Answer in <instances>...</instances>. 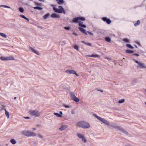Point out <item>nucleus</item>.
<instances>
[{"instance_id":"5fc2aeb1","label":"nucleus","mask_w":146,"mask_h":146,"mask_svg":"<svg viewBox=\"0 0 146 146\" xmlns=\"http://www.w3.org/2000/svg\"><path fill=\"white\" fill-rule=\"evenodd\" d=\"M85 20V18H84L83 17V21H84Z\"/></svg>"},{"instance_id":"c85d7f7f","label":"nucleus","mask_w":146,"mask_h":146,"mask_svg":"<svg viewBox=\"0 0 146 146\" xmlns=\"http://www.w3.org/2000/svg\"><path fill=\"white\" fill-rule=\"evenodd\" d=\"M19 10L21 13H23L24 11V9L23 7H19Z\"/></svg>"},{"instance_id":"de8ad7c7","label":"nucleus","mask_w":146,"mask_h":146,"mask_svg":"<svg viewBox=\"0 0 146 146\" xmlns=\"http://www.w3.org/2000/svg\"><path fill=\"white\" fill-rule=\"evenodd\" d=\"M25 19L27 20L28 21H29V19L27 17H26Z\"/></svg>"},{"instance_id":"ddd939ff","label":"nucleus","mask_w":146,"mask_h":146,"mask_svg":"<svg viewBox=\"0 0 146 146\" xmlns=\"http://www.w3.org/2000/svg\"><path fill=\"white\" fill-rule=\"evenodd\" d=\"M51 17L52 18H59L60 17L59 15H58L56 14L55 13L52 14L51 15Z\"/></svg>"},{"instance_id":"4be33fe9","label":"nucleus","mask_w":146,"mask_h":146,"mask_svg":"<svg viewBox=\"0 0 146 146\" xmlns=\"http://www.w3.org/2000/svg\"><path fill=\"white\" fill-rule=\"evenodd\" d=\"M105 39L106 41L108 42H111V40L110 38L109 37H106L105 38Z\"/></svg>"},{"instance_id":"49530a36","label":"nucleus","mask_w":146,"mask_h":146,"mask_svg":"<svg viewBox=\"0 0 146 146\" xmlns=\"http://www.w3.org/2000/svg\"><path fill=\"white\" fill-rule=\"evenodd\" d=\"M38 136L40 138H42V135L41 134H39Z\"/></svg>"},{"instance_id":"c03bdc74","label":"nucleus","mask_w":146,"mask_h":146,"mask_svg":"<svg viewBox=\"0 0 146 146\" xmlns=\"http://www.w3.org/2000/svg\"><path fill=\"white\" fill-rule=\"evenodd\" d=\"M24 118L26 119H30V117H24Z\"/></svg>"},{"instance_id":"6e6552de","label":"nucleus","mask_w":146,"mask_h":146,"mask_svg":"<svg viewBox=\"0 0 146 146\" xmlns=\"http://www.w3.org/2000/svg\"><path fill=\"white\" fill-rule=\"evenodd\" d=\"M90 127V125L88 123L83 121V128H88Z\"/></svg>"},{"instance_id":"20e7f679","label":"nucleus","mask_w":146,"mask_h":146,"mask_svg":"<svg viewBox=\"0 0 146 146\" xmlns=\"http://www.w3.org/2000/svg\"><path fill=\"white\" fill-rule=\"evenodd\" d=\"M93 115L94 116L96 117L98 119H99L102 122L104 123L107 125H109V123L107 120L104 119L100 117L97 116L96 114H93Z\"/></svg>"},{"instance_id":"a878e982","label":"nucleus","mask_w":146,"mask_h":146,"mask_svg":"<svg viewBox=\"0 0 146 146\" xmlns=\"http://www.w3.org/2000/svg\"><path fill=\"white\" fill-rule=\"evenodd\" d=\"M88 56L90 57H99V55L97 54H95L94 55H89V56Z\"/></svg>"},{"instance_id":"5701e85b","label":"nucleus","mask_w":146,"mask_h":146,"mask_svg":"<svg viewBox=\"0 0 146 146\" xmlns=\"http://www.w3.org/2000/svg\"><path fill=\"white\" fill-rule=\"evenodd\" d=\"M7 60H14L13 56L7 57Z\"/></svg>"},{"instance_id":"c9c22d12","label":"nucleus","mask_w":146,"mask_h":146,"mask_svg":"<svg viewBox=\"0 0 146 146\" xmlns=\"http://www.w3.org/2000/svg\"><path fill=\"white\" fill-rule=\"evenodd\" d=\"M77 136L80 138H82V135L80 133H78L77 134Z\"/></svg>"},{"instance_id":"e433bc0d","label":"nucleus","mask_w":146,"mask_h":146,"mask_svg":"<svg viewBox=\"0 0 146 146\" xmlns=\"http://www.w3.org/2000/svg\"><path fill=\"white\" fill-rule=\"evenodd\" d=\"M83 43H84V44H87V45L90 46H91V44L90 43H88L86 42H84L83 41Z\"/></svg>"},{"instance_id":"a18cd8bd","label":"nucleus","mask_w":146,"mask_h":146,"mask_svg":"<svg viewBox=\"0 0 146 146\" xmlns=\"http://www.w3.org/2000/svg\"><path fill=\"white\" fill-rule=\"evenodd\" d=\"M79 30L81 32H82V28H80Z\"/></svg>"},{"instance_id":"393cba45","label":"nucleus","mask_w":146,"mask_h":146,"mask_svg":"<svg viewBox=\"0 0 146 146\" xmlns=\"http://www.w3.org/2000/svg\"><path fill=\"white\" fill-rule=\"evenodd\" d=\"M5 110V114L7 117V118H9V113L7 111V110Z\"/></svg>"},{"instance_id":"4c0bfd02","label":"nucleus","mask_w":146,"mask_h":146,"mask_svg":"<svg viewBox=\"0 0 146 146\" xmlns=\"http://www.w3.org/2000/svg\"><path fill=\"white\" fill-rule=\"evenodd\" d=\"M70 29V28L69 27H64V29L67 30H69Z\"/></svg>"},{"instance_id":"c756f323","label":"nucleus","mask_w":146,"mask_h":146,"mask_svg":"<svg viewBox=\"0 0 146 146\" xmlns=\"http://www.w3.org/2000/svg\"><path fill=\"white\" fill-rule=\"evenodd\" d=\"M11 142L13 144H14L16 143V141L14 139H11L10 140Z\"/></svg>"},{"instance_id":"4468645a","label":"nucleus","mask_w":146,"mask_h":146,"mask_svg":"<svg viewBox=\"0 0 146 146\" xmlns=\"http://www.w3.org/2000/svg\"><path fill=\"white\" fill-rule=\"evenodd\" d=\"M67 127V126L66 125H62L60 128H59V130L60 131H63Z\"/></svg>"},{"instance_id":"f03ea898","label":"nucleus","mask_w":146,"mask_h":146,"mask_svg":"<svg viewBox=\"0 0 146 146\" xmlns=\"http://www.w3.org/2000/svg\"><path fill=\"white\" fill-rule=\"evenodd\" d=\"M70 97L71 99L75 102H78L79 101V99L77 98L76 95L75 94L72 92L70 93Z\"/></svg>"},{"instance_id":"cd10ccee","label":"nucleus","mask_w":146,"mask_h":146,"mask_svg":"<svg viewBox=\"0 0 146 146\" xmlns=\"http://www.w3.org/2000/svg\"><path fill=\"white\" fill-rule=\"evenodd\" d=\"M0 59L3 61L7 60V57H1L0 58Z\"/></svg>"},{"instance_id":"9b49d317","label":"nucleus","mask_w":146,"mask_h":146,"mask_svg":"<svg viewBox=\"0 0 146 146\" xmlns=\"http://www.w3.org/2000/svg\"><path fill=\"white\" fill-rule=\"evenodd\" d=\"M102 19L103 21L106 22L108 24H110L111 23L110 20L106 17L102 18Z\"/></svg>"},{"instance_id":"6ab92c4d","label":"nucleus","mask_w":146,"mask_h":146,"mask_svg":"<svg viewBox=\"0 0 146 146\" xmlns=\"http://www.w3.org/2000/svg\"><path fill=\"white\" fill-rule=\"evenodd\" d=\"M33 8L35 9H37L40 10H42V8L41 7H40L38 6L34 7Z\"/></svg>"},{"instance_id":"72a5a7b5","label":"nucleus","mask_w":146,"mask_h":146,"mask_svg":"<svg viewBox=\"0 0 146 146\" xmlns=\"http://www.w3.org/2000/svg\"><path fill=\"white\" fill-rule=\"evenodd\" d=\"M0 7H3L4 8H9V9L11 8V7H9L7 6H6V5H1L0 6Z\"/></svg>"},{"instance_id":"864d4df0","label":"nucleus","mask_w":146,"mask_h":146,"mask_svg":"<svg viewBox=\"0 0 146 146\" xmlns=\"http://www.w3.org/2000/svg\"><path fill=\"white\" fill-rule=\"evenodd\" d=\"M98 91H100L102 92H103V90H98Z\"/></svg>"},{"instance_id":"0eeeda50","label":"nucleus","mask_w":146,"mask_h":146,"mask_svg":"<svg viewBox=\"0 0 146 146\" xmlns=\"http://www.w3.org/2000/svg\"><path fill=\"white\" fill-rule=\"evenodd\" d=\"M72 20V23H77L79 21H82V17H78L74 18Z\"/></svg>"},{"instance_id":"f3484780","label":"nucleus","mask_w":146,"mask_h":146,"mask_svg":"<svg viewBox=\"0 0 146 146\" xmlns=\"http://www.w3.org/2000/svg\"><path fill=\"white\" fill-rule=\"evenodd\" d=\"M50 15L49 13H47L43 16V18L44 19H46L48 18Z\"/></svg>"},{"instance_id":"412c9836","label":"nucleus","mask_w":146,"mask_h":146,"mask_svg":"<svg viewBox=\"0 0 146 146\" xmlns=\"http://www.w3.org/2000/svg\"><path fill=\"white\" fill-rule=\"evenodd\" d=\"M125 100L124 99H122L119 100L118 103L119 104H123L125 102Z\"/></svg>"},{"instance_id":"7ed1b4c3","label":"nucleus","mask_w":146,"mask_h":146,"mask_svg":"<svg viewBox=\"0 0 146 146\" xmlns=\"http://www.w3.org/2000/svg\"><path fill=\"white\" fill-rule=\"evenodd\" d=\"M23 134L24 135L28 136H34L36 135V134L33 132L30 131H23L22 132Z\"/></svg>"},{"instance_id":"f257e3e1","label":"nucleus","mask_w":146,"mask_h":146,"mask_svg":"<svg viewBox=\"0 0 146 146\" xmlns=\"http://www.w3.org/2000/svg\"><path fill=\"white\" fill-rule=\"evenodd\" d=\"M58 9L56 8L55 7H53V9L54 11L56 12L59 13H63L64 14L65 13V12L64 10V9L61 6H59L58 7Z\"/></svg>"},{"instance_id":"aec40b11","label":"nucleus","mask_w":146,"mask_h":146,"mask_svg":"<svg viewBox=\"0 0 146 146\" xmlns=\"http://www.w3.org/2000/svg\"><path fill=\"white\" fill-rule=\"evenodd\" d=\"M77 126L80 127H82V122L80 121L77 124Z\"/></svg>"},{"instance_id":"2f4dec72","label":"nucleus","mask_w":146,"mask_h":146,"mask_svg":"<svg viewBox=\"0 0 146 146\" xmlns=\"http://www.w3.org/2000/svg\"><path fill=\"white\" fill-rule=\"evenodd\" d=\"M73 47L76 50L78 51L79 50V49L78 48V46L77 45L73 46Z\"/></svg>"},{"instance_id":"bf43d9fd","label":"nucleus","mask_w":146,"mask_h":146,"mask_svg":"<svg viewBox=\"0 0 146 146\" xmlns=\"http://www.w3.org/2000/svg\"><path fill=\"white\" fill-rule=\"evenodd\" d=\"M145 94H146V89L145 90Z\"/></svg>"},{"instance_id":"1a4fd4ad","label":"nucleus","mask_w":146,"mask_h":146,"mask_svg":"<svg viewBox=\"0 0 146 146\" xmlns=\"http://www.w3.org/2000/svg\"><path fill=\"white\" fill-rule=\"evenodd\" d=\"M30 50L32 52H33L35 53L36 54L39 55H40V53L38 51L36 50L35 49L33 48L30 47L29 48Z\"/></svg>"},{"instance_id":"ea45409f","label":"nucleus","mask_w":146,"mask_h":146,"mask_svg":"<svg viewBox=\"0 0 146 146\" xmlns=\"http://www.w3.org/2000/svg\"><path fill=\"white\" fill-rule=\"evenodd\" d=\"M86 141V139H85L84 137L83 136V142L85 143Z\"/></svg>"},{"instance_id":"dca6fc26","label":"nucleus","mask_w":146,"mask_h":146,"mask_svg":"<svg viewBox=\"0 0 146 146\" xmlns=\"http://www.w3.org/2000/svg\"><path fill=\"white\" fill-rule=\"evenodd\" d=\"M141 23V21L140 20H137L136 23H134V25L135 27H137L138 25H139Z\"/></svg>"},{"instance_id":"bb28decb","label":"nucleus","mask_w":146,"mask_h":146,"mask_svg":"<svg viewBox=\"0 0 146 146\" xmlns=\"http://www.w3.org/2000/svg\"><path fill=\"white\" fill-rule=\"evenodd\" d=\"M126 52L128 54H131L133 53V52L132 50H126Z\"/></svg>"},{"instance_id":"13d9d810","label":"nucleus","mask_w":146,"mask_h":146,"mask_svg":"<svg viewBox=\"0 0 146 146\" xmlns=\"http://www.w3.org/2000/svg\"><path fill=\"white\" fill-rule=\"evenodd\" d=\"M144 104L146 106V102H144Z\"/></svg>"},{"instance_id":"f704fd0d","label":"nucleus","mask_w":146,"mask_h":146,"mask_svg":"<svg viewBox=\"0 0 146 146\" xmlns=\"http://www.w3.org/2000/svg\"><path fill=\"white\" fill-rule=\"evenodd\" d=\"M63 106L66 108H71L70 107V106H69L68 105H64Z\"/></svg>"},{"instance_id":"423d86ee","label":"nucleus","mask_w":146,"mask_h":146,"mask_svg":"<svg viewBox=\"0 0 146 146\" xmlns=\"http://www.w3.org/2000/svg\"><path fill=\"white\" fill-rule=\"evenodd\" d=\"M30 114L33 116H38L39 115L40 113L38 111L35 110H33L30 112Z\"/></svg>"},{"instance_id":"6e6d98bb","label":"nucleus","mask_w":146,"mask_h":146,"mask_svg":"<svg viewBox=\"0 0 146 146\" xmlns=\"http://www.w3.org/2000/svg\"><path fill=\"white\" fill-rule=\"evenodd\" d=\"M134 46H135L136 48H137V46L136 45H134Z\"/></svg>"},{"instance_id":"a211bd4d","label":"nucleus","mask_w":146,"mask_h":146,"mask_svg":"<svg viewBox=\"0 0 146 146\" xmlns=\"http://www.w3.org/2000/svg\"><path fill=\"white\" fill-rule=\"evenodd\" d=\"M54 114L56 115L57 117H60L61 116V115L62 114V112L60 111V114L57 113H54Z\"/></svg>"},{"instance_id":"473e14b6","label":"nucleus","mask_w":146,"mask_h":146,"mask_svg":"<svg viewBox=\"0 0 146 146\" xmlns=\"http://www.w3.org/2000/svg\"><path fill=\"white\" fill-rule=\"evenodd\" d=\"M123 41L124 42H129L130 41V40H129V39H127V38H124L123 39Z\"/></svg>"},{"instance_id":"4d7b16f0","label":"nucleus","mask_w":146,"mask_h":146,"mask_svg":"<svg viewBox=\"0 0 146 146\" xmlns=\"http://www.w3.org/2000/svg\"><path fill=\"white\" fill-rule=\"evenodd\" d=\"M17 98L16 97H15L14 98V100H15Z\"/></svg>"},{"instance_id":"8fccbe9b","label":"nucleus","mask_w":146,"mask_h":146,"mask_svg":"<svg viewBox=\"0 0 146 146\" xmlns=\"http://www.w3.org/2000/svg\"><path fill=\"white\" fill-rule=\"evenodd\" d=\"M134 54L135 55L137 56H139V55L138 54Z\"/></svg>"},{"instance_id":"3c124183","label":"nucleus","mask_w":146,"mask_h":146,"mask_svg":"<svg viewBox=\"0 0 146 146\" xmlns=\"http://www.w3.org/2000/svg\"><path fill=\"white\" fill-rule=\"evenodd\" d=\"M38 1H42L43 2H44V0H38Z\"/></svg>"},{"instance_id":"a19ab883","label":"nucleus","mask_w":146,"mask_h":146,"mask_svg":"<svg viewBox=\"0 0 146 146\" xmlns=\"http://www.w3.org/2000/svg\"><path fill=\"white\" fill-rule=\"evenodd\" d=\"M79 25L81 27H82V22H80L79 23Z\"/></svg>"},{"instance_id":"58836bf2","label":"nucleus","mask_w":146,"mask_h":146,"mask_svg":"<svg viewBox=\"0 0 146 146\" xmlns=\"http://www.w3.org/2000/svg\"><path fill=\"white\" fill-rule=\"evenodd\" d=\"M7 108L6 107L3 106L1 110H6V109H7Z\"/></svg>"},{"instance_id":"79ce46f5","label":"nucleus","mask_w":146,"mask_h":146,"mask_svg":"<svg viewBox=\"0 0 146 146\" xmlns=\"http://www.w3.org/2000/svg\"><path fill=\"white\" fill-rule=\"evenodd\" d=\"M20 17H22L24 19H25V18L26 17L24 15H20Z\"/></svg>"},{"instance_id":"09e8293b","label":"nucleus","mask_w":146,"mask_h":146,"mask_svg":"<svg viewBox=\"0 0 146 146\" xmlns=\"http://www.w3.org/2000/svg\"><path fill=\"white\" fill-rule=\"evenodd\" d=\"M86 26L85 25H83V28H86Z\"/></svg>"},{"instance_id":"39448f33","label":"nucleus","mask_w":146,"mask_h":146,"mask_svg":"<svg viewBox=\"0 0 146 146\" xmlns=\"http://www.w3.org/2000/svg\"><path fill=\"white\" fill-rule=\"evenodd\" d=\"M134 61L137 64V66L139 68H146V66L142 62L135 60H134Z\"/></svg>"},{"instance_id":"37998d69","label":"nucleus","mask_w":146,"mask_h":146,"mask_svg":"<svg viewBox=\"0 0 146 146\" xmlns=\"http://www.w3.org/2000/svg\"><path fill=\"white\" fill-rule=\"evenodd\" d=\"M60 44L61 45H63L65 44V43L64 42H60Z\"/></svg>"},{"instance_id":"7c9ffc66","label":"nucleus","mask_w":146,"mask_h":146,"mask_svg":"<svg viewBox=\"0 0 146 146\" xmlns=\"http://www.w3.org/2000/svg\"><path fill=\"white\" fill-rule=\"evenodd\" d=\"M126 46L129 48L131 49H133V47L130 44H127Z\"/></svg>"},{"instance_id":"9d476101","label":"nucleus","mask_w":146,"mask_h":146,"mask_svg":"<svg viewBox=\"0 0 146 146\" xmlns=\"http://www.w3.org/2000/svg\"><path fill=\"white\" fill-rule=\"evenodd\" d=\"M66 72L67 73L69 74H74L77 76H78V75L75 72V71L73 70H67L66 71Z\"/></svg>"},{"instance_id":"f8f14e48","label":"nucleus","mask_w":146,"mask_h":146,"mask_svg":"<svg viewBox=\"0 0 146 146\" xmlns=\"http://www.w3.org/2000/svg\"><path fill=\"white\" fill-rule=\"evenodd\" d=\"M83 33L85 34V35H87L88 33L90 35L92 36H93V34L89 31H86L84 29H83Z\"/></svg>"},{"instance_id":"2eb2a0df","label":"nucleus","mask_w":146,"mask_h":146,"mask_svg":"<svg viewBox=\"0 0 146 146\" xmlns=\"http://www.w3.org/2000/svg\"><path fill=\"white\" fill-rule=\"evenodd\" d=\"M56 1L58 2V3L59 5L63 4L64 2L63 0H56Z\"/></svg>"},{"instance_id":"b1692460","label":"nucleus","mask_w":146,"mask_h":146,"mask_svg":"<svg viewBox=\"0 0 146 146\" xmlns=\"http://www.w3.org/2000/svg\"><path fill=\"white\" fill-rule=\"evenodd\" d=\"M0 35L4 38H6L7 36L5 34L2 33H0Z\"/></svg>"},{"instance_id":"603ef678","label":"nucleus","mask_w":146,"mask_h":146,"mask_svg":"<svg viewBox=\"0 0 146 146\" xmlns=\"http://www.w3.org/2000/svg\"><path fill=\"white\" fill-rule=\"evenodd\" d=\"M36 130V129L35 128H32V130L33 131L35 130Z\"/></svg>"}]
</instances>
